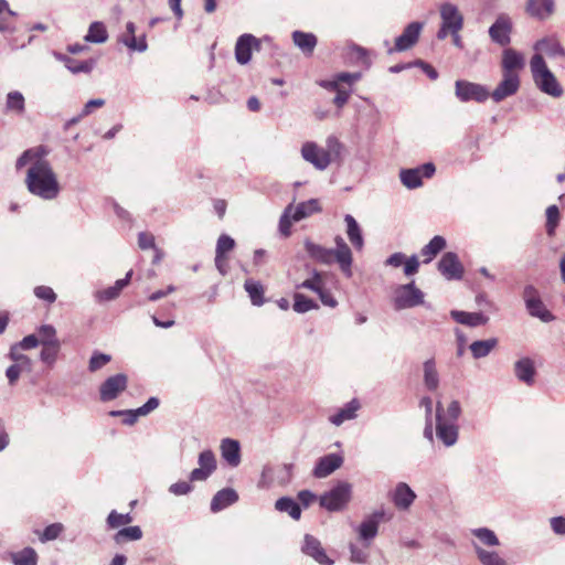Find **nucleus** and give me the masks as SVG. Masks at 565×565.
<instances>
[{
  "label": "nucleus",
  "mask_w": 565,
  "mask_h": 565,
  "mask_svg": "<svg viewBox=\"0 0 565 565\" xmlns=\"http://www.w3.org/2000/svg\"><path fill=\"white\" fill-rule=\"evenodd\" d=\"M128 385V377L118 373L107 377L99 386V398L102 402H110L117 398Z\"/></svg>",
  "instance_id": "nucleus-12"
},
{
  "label": "nucleus",
  "mask_w": 565,
  "mask_h": 565,
  "mask_svg": "<svg viewBox=\"0 0 565 565\" xmlns=\"http://www.w3.org/2000/svg\"><path fill=\"white\" fill-rule=\"evenodd\" d=\"M473 550L482 565H508V563L499 555L498 552L488 551L477 543H473Z\"/></svg>",
  "instance_id": "nucleus-42"
},
{
  "label": "nucleus",
  "mask_w": 565,
  "mask_h": 565,
  "mask_svg": "<svg viewBox=\"0 0 565 565\" xmlns=\"http://www.w3.org/2000/svg\"><path fill=\"white\" fill-rule=\"evenodd\" d=\"M259 41L252 34H243L241 35L235 44V58L237 63L245 65L252 58V50L258 49Z\"/></svg>",
  "instance_id": "nucleus-22"
},
{
  "label": "nucleus",
  "mask_w": 565,
  "mask_h": 565,
  "mask_svg": "<svg viewBox=\"0 0 565 565\" xmlns=\"http://www.w3.org/2000/svg\"><path fill=\"white\" fill-rule=\"evenodd\" d=\"M320 211L321 207L317 199H310L306 202H300L297 205H294L292 203L288 204L279 220L280 233L284 236H289L294 222H299Z\"/></svg>",
  "instance_id": "nucleus-3"
},
{
  "label": "nucleus",
  "mask_w": 565,
  "mask_h": 565,
  "mask_svg": "<svg viewBox=\"0 0 565 565\" xmlns=\"http://www.w3.org/2000/svg\"><path fill=\"white\" fill-rule=\"evenodd\" d=\"M342 143L334 136H329L326 140V148L318 146L313 141H306L302 143L300 153L301 158L313 166L319 171H324L340 157L342 151Z\"/></svg>",
  "instance_id": "nucleus-1"
},
{
  "label": "nucleus",
  "mask_w": 565,
  "mask_h": 565,
  "mask_svg": "<svg viewBox=\"0 0 565 565\" xmlns=\"http://www.w3.org/2000/svg\"><path fill=\"white\" fill-rule=\"evenodd\" d=\"M14 565H35V552L32 547H25L20 552L9 554Z\"/></svg>",
  "instance_id": "nucleus-51"
},
{
  "label": "nucleus",
  "mask_w": 565,
  "mask_h": 565,
  "mask_svg": "<svg viewBox=\"0 0 565 565\" xmlns=\"http://www.w3.org/2000/svg\"><path fill=\"white\" fill-rule=\"evenodd\" d=\"M326 277L327 273L313 270L312 276L303 280L301 284L297 285V288L309 289L316 294H319L326 289Z\"/></svg>",
  "instance_id": "nucleus-44"
},
{
  "label": "nucleus",
  "mask_w": 565,
  "mask_h": 565,
  "mask_svg": "<svg viewBox=\"0 0 565 565\" xmlns=\"http://www.w3.org/2000/svg\"><path fill=\"white\" fill-rule=\"evenodd\" d=\"M515 376L527 385L534 381L535 369L533 361L529 358H523L514 364Z\"/></svg>",
  "instance_id": "nucleus-35"
},
{
  "label": "nucleus",
  "mask_w": 565,
  "mask_h": 565,
  "mask_svg": "<svg viewBox=\"0 0 565 565\" xmlns=\"http://www.w3.org/2000/svg\"><path fill=\"white\" fill-rule=\"evenodd\" d=\"M334 76H335L339 85L341 83H345L351 86L352 84H354L355 82L361 79L362 74L360 72H355V73L342 72Z\"/></svg>",
  "instance_id": "nucleus-62"
},
{
  "label": "nucleus",
  "mask_w": 565,
  "mask_h": 565,
  "mask_svg": "<svg viewBox=\"0 0 565 565\" xmlns=\"http://www.w3.org/2000/svg\"><path fill=\"white\" fill-rule=\"evenodd\" d=\"M241 447L235 439L225 438L221 443V454L223 459L232 467H237L241 462Z\"/></svg>",
  "instance_id": "nucleus-30"
},
{
  "label": "nucleus",
  "mask_w": 565,
  "mask_h": 565,
  "mask_svg": "<svg viewBox=\"0 0 565 565\" xmlns=\"http://www.w3.org/2000/svg\"><path fill=\"white\" fill-rule=\"evenodd\" d=\"M439 273L448 280H459L463 276V266L454 252H447L437 264Z\"/></svg>",
  "instance_id": "nucleus-14"
},
{
  "label": "nucleus",
  "mask_w": 565,
  "mask_h": 565,
  "mask_svg": "<svg viewBox=\"0 0 565 565\" xmlns=\"http://www.w3.org/2000/svg\"><path fill=\"white\" fill-rule=\"evenodd\" d=\"M10 356L14 361L15 364L21 365V371L23 373L31 372L32 362L26 355L19 353V347L11 348Z\"/></svg>",
  "instance_id": "nucleus-56"
},
{
  "label": "nucleus",
  "mask_w": 565,
  "mask_h": 565,
  "mask_svg": "<svg viewBox=\"0 0 565 565\" xmlns=\"http://www.w3.org/2000/svg\"><path fill=\"white\" fill-rule=\"evenodd\" d=\"M394 308L403 310L425 305V294L414 281L398 286L394 291Z\"/></svg>",
  "instance_id": "nucleus-8"
},
{
  "label": "nucleus",
  "mask_w": 565,
  "mask_h": 565,
  "mask_svg": "<svg viewBox=\"0 0 565 565\" xmlns=\"http://www.w3.org/2000/svg\"><path fill=\"white\" fill-rule=\"evenodd\" d=\"M525 66L524 55L511 47L502 52L501 68L504 74H519Z\"/></svg>",
  "instance_id": "nucleus-23"
},
{
  "label": "nucleus",
  "mask_w": 565,
  "mask_h": 565,
  "mask_svg": "<svg viewBox=\"0 0 565 565\" xmlns=\"http://www.w3.org/2000/svg\"><path fill=\"white\" fill-rule=\"evenodd\" d=\"M294 300V310L298 313H305L318 308V305L312 299L299 292L295 294Z\"/></svg>",
  "instance_id": "nucleus-52"
},
{
  "label": "nucleus",
  "mask_w": 565,
  "mask_h": 565,
  "mask_svg": "<svg viewBox=\"0 0 565 565\" xmlns=\"http://www.w3.org/2000/svg\"><path fill=\"white\" fill-rule=\"evenodd\" d=\"M512 22L507 14H500L489 28V36L492 42L507 46L511 42Z\"/></svg>",
  "instance_id": "nucleus-15"
},
{
  "label": "nucleus",
  "mask_w": 565,
  "mask_h": 565,
  "mask_svg": "<svg viewBox=\"0 0 565 565\" xmlns=\"http://www.w3.org/2000/svg\"><path fill=\"white\" fill-rule=\"evenodd\" d=\"M132 270H129L125 278L118 279L114 286L96 292V298L99 301H109L117 298L120 291L129 284Z\"/></svg>",
  "instance_id": "nucleus-36"
},
{
  "label": "nucleus",
  "mask_w": 565,
  "mask_h": 565,
  "mask_svg": "<svg viewBox=\"0 0 565 565\" xmlns=\"http://www.w3.org/2000/svg\"><path fill=\"white\" fill-rule=\"evenodd\" d=\"M498 345L497 338L478 340L470 344L469 349L475 359L486 358Z\"/></svg>",
  "instance_id": "nucleus-43"
},
{
  "label": "nucleus",
  "mask_w": 565,
  "mask_h": 565,
  "mask_svg": "<svg viewBox=\"0 0 565 565\" xmlns=\"http://www.w3.org/2000/svg\"><path fill=\"white\" fill-rule=\"evenodd\" d=\"M111 361V356L106 353L95 351L88 362L89 372L94 373L103 369L106 364Z\"/></svg>",
  "instance_id": "nucleus-54"
},
{
  "label": "nucleus",
  "mask_w": 565,
  "mask_h": 565,
  "mask_svg": "<svg viewBox=\"0 0 565 565\" xmlns=\"http://www.w3.org/2000/svg\"><path fill=\"white\" fill-rule=\"evenodd\" d=\"M57 57L60 61L64 63L65 67L73 74H89L96 65L95 58L78 61L65 54H58Z\"/></svg>",
  "instance_id": "nucleus-29"
},
{
  "label": "nucleus",
  "mask_w": 565,
  "mask_h": 565,
  "mask_svg": "<svg viewBox=\"0 0 565 565\" xmlns=\"http://www.w3.org/2000/svg\"><path fill=\"white\" fill-rule=\"evenodd\" d=\"M525 11L530 17L544 21L554 13L555 0H527Z\"/></svg>",
  "instance_id": "nucleus-25"
},
{
  "label": "nucleus",
  "mask_w": 565,
  "mask_h": 565,
  "mask_svg": "<svg viewBox=\"0 0 565 565\" xmlns=\"http://www.w3.org/2000/svg\"><path fill=\"white\" fill-rule=\"evenodd\" d=\"M62 186L51 164L45 160H38V198L46 201L55 200Z\"/></svg>",
  "instance_id": "nucleus-5"
},
{
  "label": "nucleus",
  "mask_w": 565,
  "mask_h": 565,
  "mask_svg": "<svg viewBox=\"0 0 565 565\" xmlns=\"http://www.w3.org/2000/svg\"><path fill=\"white\" fill-rule=\"evenodd\" d=\"M199 468H195L190 473V480L204 481L206 480L216 469V459L211 450H204L199 455L198 459Z\"/></svg>",
  "instance_id": "nucleus-18"
},
{
  "label": "nucleus",
  "mask_w": 565,
  "mask_h": 565,
  "mask_svg": "<svg viewBox=\"0 0 565 565\" xmlns=\"http://www.w3.org/2000/svg\"><path fill=\"white\" fill-rule=\"evenodd\" d=\"M351 494L352 486L347 481H340L319 498V503L330 512L341 511L349 503Z\"/></svg>",
  "instance_id": "nucleus-7"
},
{
  "label": "nucleus",
  "mask_w": 565,
  "mask_h": 565,
  "mask_svg": "<svg viewBox=\"0 0 565 565\" xmlns=\"http://www.w3.org/2000/svg\"><path fill=\"white\" fill-rule=\"evenodd\" d=\"M384 516L383 511H375L371 516L364 520L358 527L360 539L369 547L370 542L377 535L379 524Z\"/></svg>",
  "instance_id": "nucleus-24"
},
{
  "label": "nucleus",
  "mask_w": 565,
  "mask_h": 565,
  "mask_svg": "<svg viewBox=\"0 0 565 565\" xmlns=\"http://www.w3.org/2000/svg\"><path fill=\"white\" fill-rule=\"evenodd\" d=\"M6 110L17 115L24 111V97L20 92H10L7 95Z\"/></svg>",
  "instance_id": "nucleus-49"
},
{
  "label": "nucleus",
  "mask_w": 565,
  "mask_h": 565,
  "mask_svg": "<svg viewBox=\"0 0 565 565\" xmlns=\"http://www.w3.org/2000/svg\"><path fill=\"white\" fill-rule=\"evenodd\" d=\"M234 247L235 241L231 236L222 234L217 239L215 254L224 257L225 254L231 252Z\"/></svg>",
  "instance_id": "nucleus-57"
},
{
  "label": "nucleus",
  "mask_w": 565,
  "mask_h": 565,
  "mask_svg": "<svg viewBox=\"0 0 565 565\" xmlns=\"http://www.w3.org/2000/svg\"><path fill=\"white\" fill-rule=\"evenodd\" d=\"M14 168L17 172L28 168L25 180L26 186L32 194H35V149L30 148L23 151L17 159Z\"/></svg>",
  "instance_id": "nucleus-17"
},
{
  "label": "nucleus",
  "mask_w": 565,
  "mask_h": 565,
  "mask_svg": "<svg viewBox=\"0 0 565 565\" xmlns=\"http://www.w3.org/2000/svg\"><path fill=\"white\" fill-rule=\"evenodd\" d=\"M85 41L89 43H105L108 39V32L103 22L96 21L90 23L87 34L85 35Z\"/></svg>",
  "instance_id": "nucleus-45"
},
{
  "label": "nucleus",
  "mask_w": 565,
  "mask_h": 565,
  "mask_svg": "<svg viewBox=\"0 0 565 565\" xmlns=\"http://www.w3.org/2000/svg\"><path fill=\"white\" fill-rule=\"evenodd\" d=\"M335 248L333 253L335 255V262L338 263L341 271L345 277H352V263L353 256L349 245L344 242L341 236L334 238Z\"/></svg>",
  "instance_id": "nucleus-20"
},
{
  "label": "nucleus",
  "mask_w": 565,
  "mask_h": 565,
  "mask_svg": "<svg viewBox=\"0 0 565 565\" xmlns=\"http://www.w3.org/2000/svg\"><path fill=\"white\" fill-rule=\"evenodd\" d=\"M436 436L446 447L456 445L459 437L458 425L446 418L445 407L440 401L436 403Z\"/></svg>",
  "instance_id": "nucleus-9"
},
{
  "label": "nucleus",
  "mask_w": 565,
  "mask_h": 565,
  "mask_svg": "<svg viewBox=\"0 0 565 565\" xmlns=\"http://www.w3.org/2000/svg\"><path fill=\"white\" fill-rule=\"evenodd\" d=\"M461 405L457 399H452L445 408V416L450 423H456L461 415Z\"/></svg>",
  "instance_id": "nucleus-60"
},
{
  "label": "nucleus",
  "mask_w": 565,
  "mask_h": 565,
  "mask_svg": "<svg viewBox=\"0 0 565 565\" xmlns=\"http://www.w3.org/2000/svg\"><path fill=\"white\" fill-rule=\"evenodd\" d=\"M366 548L365 546L361 548L354 544H350L351 561L359 564L365 563L369 557Z\"/></svg>",
  "instance_id": "nucleus-61"
},
{
  "label": "nucleus",
  "mask_w": 565,
  "mask_h": 565,
  "mask_svg": "<svg viewBox=\"0 0 565 565\" xmlns=\"http://www.w3.org/2000/svg\"><path fill=\"white\" fill-rule=\"evenodd\" d=\"M521 82L519 74H504L502 73V79L490 94V97L495 102L500 103L505 98L513 96L518 93Z\"/></svg>",
  "instance_id": "nucleus-16"
},
{
  "label": "nucleus",
  "mask_w": 565,
  "mask_h": 565,
  "mask_svg": "<svg viewBox=\"0 0 565 565\" xmlns=\"http://www.w3.org/2000/svg\"><path fill=\"white\" fill-rule=\"evenodd\" d=\"M424 29L423 22H412L406 25L403 33L396 38L395 45L393 49L388 50V53L404 52L412 49L418 41L419 35Z\"/></svg>",
  "instance_id": "nucleus-13"
},
{
  "label": "nucleus",
  "mask_w": 565,
  "mask_h": 565,
  "mask_svg": "<svg viewBox=\"0 0 565 565\" xmlns=\"http://www.w3.org/2000/svg\"><path fill=\"white\" fill-rule=\"evenodd\" d=\"M63 531H64V525L62 523L50 524L41 533L39 540L43 543L53 541V540L57 539Z\"/></svg>",
  "instance_id": "nucleus-55"
},
{
  "label": "nucleus",
  "mask_w": 565,
  "mask_h": 565,
  "mask_svg": "<svg viewBox=\"0 0 565 565\" xmlns=\"http://www.w3.org/2000/svg\"><path fill=\"white\" fill-rule=\"evenodd\" d=\"M359 408L360 403L356 399H352L344 407L340 408L335 414L331 415L329 420L333 425L340 426L347 420L354 419Z\"/></svg>",
  "instance_id": "nucleus-34"
},
{
  "label": "nucleus",
  "mask_w": 565,
  "mask_h": 565,
  "mask_svg": "<svg viewBox=\"0 0 565 565\" xmlns=\"http://www.w3.org/2000/svg\"><path fill=\"white\" fill-rule=\"evenodd\" d=\"M343 463V456L340 454H328L320 457L312 470L313 477L318 479L327 478Z\"/></svg>",
  "instance_id": "nucleus-19"
},
{
  "label": "nucleus",
  "mask_w": 565,
  "mask_h": 565,
  "mask_svg": "<svg viewBox=\"0 0 565 565\" xmlns=\"http://www.w3.org/2000/svg\"><path fill=\"white\" fill-rule=\"evenodd\" d=\"M244 287L254 306H262L264 303V288L260 282L248 279L245 281Z\"/></svg>",
  "instance_id": "nucleus-48"
},
{
  "label": "nucleus",
  "mask_w": 565,
  "mask_h": 565,
  "mask_svg": "<svg viewBox=\"0 0 565 565\" xmlns=\"http://www.w3.org/2000/svg\"><path fill=\"white\" fill-rule=\"evenodd\" d=\"M40 350V360L47 367H51L61 350V342L56 337V330L53 326L43 324L38 328V348Z\"/></svg>",
  "instance_id": "nucleus-4"
},
{
  "label": "nucleus",
  "mask_w": 565,
  "mask_h": 565,
  "mask_svg": "<svg viewBox=\"0 0 565 565\" xmlns=\"http://www.w3.org/2000/svg\"><path fill=\"white\" fill-rule=\"evenodd\" d=\"M169 491L174 495H184L192 491V486L186 481H178L169 487Z\"/></svg>",
  "instance_id": "nucleus-63"
},
{
  "label": "nucleus",
  "mask_w": 565,
  "mask_h": 565,
  "mask_svg": "<svg viewBox=\"0 0 565 565\" xmlns=\"http://www.w3.org/2000/svg\"><path fill=\"white\" fill-rule=\"evenodd\" d=\"M559 221V210L556 205H550L546 209V233L548 236L555 234Z\"/></svg>",
  "instance_id": "nucleus-53"
},
{
  "label": "nucleus",
  "mask_w": 565,
  "mask_h": 565,
  "mask_svg": "<svg viewBox=\"0 0 565 565\" xmlns=\"http://www.w3.org/2000/svg\"><path fill=\"white\" fill-rule=\"evenodd\" d=\"M455 95L461 103L471 100L483 103L490 97V93L486 86L465 79L456 81Z\"/></svg>",
  "instance_id": "nucleus-10"
},
{
  "label": "nucleus",
  "mask_w": 565,
  "mask_h": 565,
  "mask_svg": "<svg viewBox=\"0 0 565 565\" xmlns=\"http://www.w3.org/2000/svg\"><path fill=\"white\" fill-rule=\"evenodd\" d=\"M523 300L529 313L532 317H536L543 322H550L554 320V316L546 309L545 305L540 298L537 289L527 285L523 290Z\"/></svg>",
  "instance_id": "nucleus-11"
},
{
  "label": "nucleus",
  "mask_w": 565,
  "mask_h": 565,
  "mask_svg": "<svg viewBox=\"0 0 565 565\" xmlns=\"http://www.w3.org/2000/svg\"><path fill=\"white\" fill-rule=\"evenodd\" d=\"M530 70L535 86L544 94L559 98L564 94L562 85L548 68L543 55L534 54L530 61Z\"/></svg>",
  "instance_id": "nucleus-2"
},
{
  "label": "nucleus",
  "mask_w": 565,
  "mask_h": 565,
  "mask_svg": "<svg viewBox=\"0 0 565 565\" xmlns=\"http://www.w3.org/2000/svg\"><path fill=\"white\" fill-rule=\"evenodd\" d=\"M119 41L131 51L145 52L148 47L146 36L137 38H120Z\"/></svg>",
  "instance_id": "nucleus-58"
},
{
  "label": "nucleus",
  "mask_w": 565,
  "mask_h": 565,
  "mask_svg": "<svg viewBox=\"0 0 565 565\" xmlns=\"http://www.w3.org/2000/svg\"><path fill=\"white\" fill-rule=\"evenodd\" d=\"M238 501L237 492L232 488L217 491L211 501V511L217 513Z\"/></svg>",
  "instance_id": "nucleus-28"
},
{
  "label": "nucleus",
  "mask_w": 565,
  "mask_h": 565,
  "mask_svg": "<svg viewBox=\"0 0 565 565\" xmlns=\"http://www.w3.org/2000/svg\"><path fill=\"white\" fill-rule=\"evenodd\" d=\"M471 534L477 539V541H473L472 544L477 543L481 547L482 546L493 547V546H498L500 544V541H499L497 534L488 527L472 529Z\"/></svg>",
  "instance_id": "nucleus-39"
},
{
  "label": "nucleus",
  "mask_w": 565,
  "mask_h": 565,
  "mask_svg": "<svg viewBox=\"0 0 565 565\" xmlns=\"http://www.w3.org/2000/svg\"><path fill=\"white\" fill-rule=\"evenodd\" d=\"M38 299L53 303L56 300V294L51 287L38 286Z\"/></svg>",
  "instance_id": "nucleus-64"
},
{
  "label": "nucleus",
  "mask_w": 565,
  "mask_h": 565,
  "mask_svg": "<svg viewBox=\"0 0 565 565\" xmlns=\"http://www.w3.org/2000/svg\"><path fill=\"white\" fill-rule=\"evenodd\" d=\"M447 243L446 239L440 236L436 235L434 236L428 244H426L422 249L420 254L425 257L424 263L428 264L430 263L434 257L439 254L445 247Z\"/></svg>",
  "instance_id": "nucleus-40"
},
{
  "label": "nucleus",
  "mask_w": 565,
  "mask_h": 565,
  "mask_svg": "<svg viewBox=\"0 0 565 565\" xmlns=\"http://www.w3.org/2000/svg\"><path fill=\"white\" fill-rule=\"evenodd\" d=\"M441 24L437 31V39L445 40L449 32H460L463 28V15L458 7L451 2H444L439 7Z\"/></svg>",
  "instance_id": "nucleus-6"
},
{
  "label": "nucleus",
  "mask_w": 565,
  "mask_h": 565,
  "mask_svg": "<svg viewBox=\"0 0 565 565\" xmlns=\"http://www.w3.org/2000/svg\"><path fill=\"white\" fill-rule=\"evenodd\" d=\"M423 381L428 391L434 392L439 386V374L434 358H430L423 363Z\"/></svg>",
  "instance_id": "nucleus-32"
},
{
  "label": "nucleus",
  "mask_w": 565,
  "mask_h": 565,
  "mask_svg": "<svg viewBox=\"0 0 565 565\" xmlns=\"http://www.w3.org/2000/svg\"><path fill=\"white\" fill-rule=\"evenodd\" d=\"M132 522L130 513H118L116 510H111L106 519L108 529H119L126 526Z\"/></svg>",
  "instance_id": "nucleus-50"
},
{
  "label": "nucleus",
  "mask_w": 565,
  "mask_h": 565,
  "mask_svg": "<svg viewBox=\"0 0 565 565\" xmlns=\"http://www.w3.org/2000/svg\"><path fill=\"white\" fill-rule=\"evenodd\" d=\"M534 50L537 52L536 54L542 55V53H545L553 57L565 55V51L562 47V45L556 40H552V39L539 40L534 44Z\"/></svg>",
  "instance_id": "nucleus-38"
},
{
  "label": "nucleus",
  "mask_w": 565,
  "mask_h": 565,
  "mask_svg": "<svg viewBox=\"0 0 565 565\" xmlns=\"http://www.w3.org/2000/svg\"><path fill=\"white\" fill-rule=\"evenodd\" d=\"M275 509L279 512L287 513L294 520H299L301 516L299 503L289 497L279 498L275 503Z\"/></svg>",
  "instance_id": "nucleus-41"
},
{
  "label": "nucleus",
  "mask_w": 565,
  "mask_h": 565,
  "mask_svg": "<svg viewBox=\"0 0 565 565\" xmlns=\"http://www.w3.org/2000/svg\"><path fill=\"white\" fill-rule=\"evenodd\" d=\"M142 537V531L140 526H127L120 529L115 535L114 541L116 544H124L128 541H138Z\"/></svg>",
  "instance_id": "nucleus-47"
},
{
  "label": "nucleus",
  "mask_w": 565,
  "mask_h": 565,
  "mask_svg": "<svg viewBox=\"0 0 565 565\" xmlns=\"http://www.w3.org/2000/svg\"><path fill=\"white\" fill-rule=\"evenodd\" d=\"M399 179L403 185L411 190L417 189L423 184L420 169L417 168L401 170Z\"/></svg>",
  "instance_id": "nucleus-46"
},
{
  "label": "nucleus",
  "mask_w": 565,
  "mask_h": 565,
  "mask_svg": "<svg viewBox=\"0 0 565 565\" xmlns=\"http://www.w3.org/2000/svg\"><path fill=\"white\" fill-rule=\"evenodd\" d=\"M344 222L347 224V235L353 247L358 250H361L364 246V239L362 236V231L360 225L358 224L356 220L350 215L347 214L344 216Z\"/></svg>",
  "instance_id": "nucleus-33"
},
{
  "label": "nucleus",
  "mask_w": 565,
  "mask_h": 565,
  "mask_svg": "<svg viewBox=\"0 0 565 565\" xmlns=\"http://www.w3.org/2000/svg\"><path fill=\"white\" fill-rule=\"evenodd\" d=\"M15 15V12L9 8L7 0H0V32H4L9 29L10 17Z\"/></svg>",
  "instance_id": "nucleus-59"
},
{
  "label": "nucleus",
  "mask_w": 565,
  "mask_h": 565,
  "mask_svg": "<svg viewBox=\"0 0 565 565\" xmlns=\"http://www.w3.org/2000/svg\"><path fill=\"white\" fill-rule=\"evenodd\" d=\"M450 316L456 322L469 327L482 326L486 324L489 320V318L481 312H466L459 310H451Z\"/></svg>",
  "instance_id": "nucleus-31"
},
{
  "label": "nucleus",
  "mask_w": 565,
  "mask_h": 565,
  "mask_svg": "<svg viewBox=\"0 0 565 565\" xmlns=\"http://www.w3.org/2000/svg\"><path fill=\"white\" fill-rule=\"evenodd\" d=\"M301 550L306 555L312 557L320 565L333 564V561L326 554L320 541L310 534L305 535Z\"/></svg>",
  "instance_id": "nucleus-21"
},
{
  "label": "nucleus",
  "mask_w": 565,
  "mask_h": 565,
  "mask_svg": "<svg viewBox=\"0 0 565 565\" xmlns=\"http://www.w3.org/2000/svg\"><path fill=\"white\" fill-rule=\"evenodd\" d=\"M415 499L416 493L405 482H398L392 493V501L399 510H407Z\"/></svg>",
  "instance_id": "nucleus-27"
},
{
  "label": "nucleus",
  "mask_w": 565,
  "mask_h": 565,
  "mask_svg": "<svg viewBox=\"0 0 565 565\" xmlns=\"http://www.w3.org/2000/svg\"><path fill=\"white\" fill-rule=\"evenodd\" d=\"M305 249L310 258L323 265H331L335 262L333 248H327L322 245L316 244L309 238L305 241Z\"/></svg>",
  "instance_id": "nucleus-26"
},
{
  "label": "nucleus",
  "mask_w": 565,
  "mask_h": 565,
  "mask_svg": "<svg viewBox=\"0 0 565 565\" xmlns=\"http://www.w3.org/2000/svg\"><path fill=\"white\" fill-rule=\"evenodd\" d=\"M292 41L295 45L302 51V53L308 55L312 54L317 45V36L313 33L302 31H294Z\"/></svg>",
  "instance_id": "nucleus-37"
}]
</instances>
